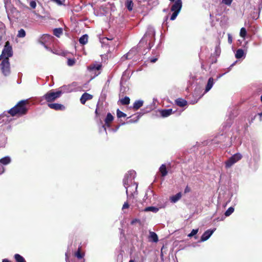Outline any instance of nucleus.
Listing matches in <instances>:
<instances>
[{"instance_id":"4d7b16f0","label":"nucleus","mask_w":262,"mask_h":262,"mask_svg":"<svg viewBox=\"0 0 262 262\" xmlns=\"http://www.w3.org/2000/svg\"><path fill=\"white\" fill-rule=\"evenodd\" d=\"M102 127L104 128V130L106 132V128L105 127V125H102Z\"/></svg>"},{"instance_id":"b1692460","label":"nucleus","mask_w":262,"mask_h":262,"mask_svg":"<svg viewBox=\"0 0 262 262\" xmlns=\"http://www.w3.org/2000/svg\"><path fill=\"white\" fill-rule=\"evenodd\" d=\"M88 35L87 34H84L80 37L79 39V41L80 43L82 45H85L88 42Z\"/></svg>"},{"instance_id":"09e8293b","label":"nucleus","mask_w":262,"mask_h":262,"mask_svg":"<svg viewBox=\"0 0 262 262\" xmlns=\"http://www.w3.org/2000/svg\"><path fill=\"white\" fill-rule=\"evenodd\" d=\"M139 119V116H137V119L135 121L131 119L130 120H129L127 123H134V122H136L137 121V120Z\"/></svg>"},{"instance_id":"f3484780","label":"nucleus","mask_w":262,"mask_h":262,"mask_svg":"<svg viewBox=\"0 0 262 262\" xmlns=\"http://www.w3.org/2000/svg\"><path fill=\"white\" fill-rule=\"evenodd\" d=\"M114 117L110 113H107L106 117L105 119V124L107 127H110V123L113 120Z\"/></svg>"},{"instance_id":"6e6552de","label":"nucleus","mask_w":262,"mask_h":262,"mask_svg":"<svg viewBox=\"0 0 262 262\" xmlns=\"http://www.w3.org/2000/svg\"><path fill=\"white\" fill-rule=\"evenodd\" d=\"M101 64H95L90 66L88 69L91 72L94 74L95 76L100 74L99 70L101 69Z\"/></svg>"},{"instance_id":"bf43d9fd","label":"nucleus","mask_w":262,"mask_h":262,"mask_svg":"<svg viewBox=\"0 0 262 262\" xmlns=\"http://www.w3.org/2000/svg\"><path fill=\"white\" fill-rule=\"evenodd\" d=\"M196 102H197V101H194V102H192V103L194 104V103H196Z\"/></svg>"},{"instance_id":"bb28decb","label":"nucleus","mask_w":262,"mask_h":262,"mask_svg":"<svg viewBox=\"0 0 262 262\" xmlns=\"http://www.w3.org/2000/svg\"><path fill=\"white\" fill-rule=\"evenodd\" d=\"M244 56V52L241 49H238L235 53V57L237 59L241 58Z\"/></svg>"},{"instance_id":"8fccbe9b","label":"nucleus","mask_w":262,"mask_h":262,"mask_svg":"<svg viewBox=\"0 0 262 262\" xmlns=\"http://www.w3.org/2000/svg\"><path fill=\"white\" fill-rule=\"evenodd\" d=\"M157 60V58H152L150 59V62L152 63H154V62H156Z\"/></svg>"},{"instance_id":"0eeeda50","label":"nucleus","mask_w":262,"mask_h":262,"mask_svg":"<svg viewBox=\"0 0 262 262\" xmlns=\"http://www.w3.org/2000/svg\"><path fill=\"white\" fill-rule=\"evenodd\" d=\"M155 35V29H154L153 27H152L151 26H149L147 28V31L145 33V34H144V37L142 38L141 40L140 41V43H141L142 42L144 41V40L146 37L151 38V37H154Z\"/></svg>"},{"instance_id":"ea45409f","label":"nucleus","mask_w":262,"mask_h":262,"mask_svg":"<svg viewBox=\"0 0 262 262\" xmlns=\"http://www.w3.org/2000/svg\"><path fill=\"white\" fill-rule=\"evenodd\" d=\"M199 231V229H193L191 232L188 234V236L189 237H192L194 235H195Z\"/></svg>"},{"instance_id":"72a5a7b5","label":"nucleus","mask_w":262,"mask_h":262,"mask_svg":"<svg viewBox=\"0 0 262 262\" xmlns=\"http://www.w3.org/2000/svg\"><path fill=\"white\" fill-rule=\"evenodd\" d=\"M239 34L241 37H242L243 38H245L246 35L247 34V31L245 28H242L241 29Z\"/></svg>"},{"instance_id":"7ed1b4c3","label":"nucleus","mask_w":262,"mask_h":262,"mask_svg":"<svg viewBox=\"0 0 262 262\" xmlns=\"http://www.w3.org/2000/svg\"><path fill=\"white\" fill-rule=\"evenodd\" d=\"M62 93L61 91L54 92L53 90H51L40 98V101L41 103L44 99L49 102L54 101L56 99L59 98Z\"/></svg>"},{"instance_id":"473e14b6","label":"nucleus","mask_w":262,"mask_h":262,"mask_svg":"<svg viewBox=\"0 0 262 262\" xmlns=\"http://www.w3.org/2000/svg\"><path fill=\"white\" fill-rule=\"evenodd\" d=\"M234 209L232 207H229L225 212V215L226 216H229L234 211Z\"/></svg>"},{"instance_id":"9d476101","label":"nucleus","mask_w":262,"mask_h":262,"mask_svg":"<svg viewBox=\"0 0 262 262\" xmlns=\"http://www.w3.org/2000/svg\"><path fill=\"white\" fill-rule=\"evenodd\" d=\"M182 7V2L181 0H177L172 5L171 8V11L173 12L178 11L180 12Z\"/></svg>"},{"instance_id":"5fc2aeb1","label":"nucleus","mask_w":262,"mask_h":262,"mask_svg":"<svg viewBox=\"0 0 262 262\" xmlns=\"http://www.w3.org/2000/svg\"><path fill=\"white\" fill-rule=\"evenodd\" d=\"M3 262H10L9 260H8L7 259H4L3 260Z\"/></svg>"},{"instance_id":"412c9836","label":"nucleus","mask_w":262,"mask_h":262,"mask_svg":"<svg viewBox=\"0 0 262 262\" xmlns=\"http://www.w3.org/2000/svg\"><path fill=\"white\" fill-rule=\"evenodd\" d=\"M149 239L150 241L154 242H157L158 241V237L157 235V234L152 231L149 232Z\"/></svg>"},{"instance_id":"37998d69","label":"nucleus","mask_w":262,"mask_h":262,"mask_svg":"<svg viewBox=\"0 0 262 262\" xmlns=\"http://www.w3.org/2000/svg\"><path fill=\"white\" fill-rule=\"evenodd\" d=\"M75 256L78 258H82V257H83V255L80 253V252L79 251V250H78L76 253H75Z\"/></svg>"},{"instance_id":"6e6d98bb","label":"nucleus","mask_w":262,"mask_h":262,"mask_svg":"<svg viewBox=\"0 0 262 262\" xmlns=\"http://www.w3.org/2000/svg\"><path fill=\"white\" fill-rule=\"evenodd\" d=\"M204 94H202L201 96H200L199 97V99H197V100H196V101H198V100H199V99L200 98H201L203 96V95Z\"/></svg>"},{"instance_id":"aec40b11","label":"nucleus","mask_w":262,"mask_h":262,"mask_svg":"<svg viewBox=\"0 0 262 262\" xmlns=\"http://www.w3.org/2000/svg\"><path fill=\"white\" fill-rule=\"evenodd\" d=\"M159 171L161 173V176L164 177L167 174V170L165 164H162L159 168Z\"/></svg>"},{"instance_id":"ddd939ff","label":"nucleus","mask_w":262,"mask_h":262,"mask_svg":"<svg viewBox=\"0 0 262 262\" xmlns=\"http://www.w3.org/2000/svg\"><path fill=\"white\" fill-rule=\"evenodd\" d=\"M214 83V82L213 78L212 77L209 78L208 80L207 83L206 85L205 90V92H204V94H205V93H207L208 92H209L212 88Z\"/></svg>"},{"instance_id":"58836bf2","label":"nucleus","mask_w":262,"mask_h":262,"mask_svg":"<svg viewBox=\"0 0 262 262\" xmlns=\"http://www.w3.org/2000/svg\"><path fill=\"white\" fill-rule=\"evenodd\" d=\"M259 9H260V8H259ZM259 12H260V10H259V12L258 13L257 12H253L251 14L252 18L254 19H257L259 17Z\"/></svg>"},{"instance_id":"5701e85b","label":"nucleus","mask_w":262,"mask_h":262,"mask_svg":"<svg viewBox=\"0 0 262 262\" xmlns=\"http://www.w3.org/2000/svg\"><path fill=\"white\" fill-rule=\"evenodd\" d=\"M51 36L49 35H48V34H44L42 36V37H41L40 38V42L42 44V45H43L44 46L47 48V47L45 45V43L43 42V41H45L47 40H49L51 38Z\"/></svg>"},{"instance_id":"79ce46f5","label":"nucleus","mask_w":262,"mask_h":262,"mask_svg":"<svg viewBox=\"0 0 262 262\" xmlns=\"http://www.w3.org/2000/svg\"><path fill=\"white\" fill-rule=\"evenodd\" d=\"M30 7L33 8L35 9L36 7V3L35 1H32L30 2Z\"/></svg>"},{"instance_id":"4be33fe9","label":"nucleus","mask_w":262,"mask_h":262,"mask_svg":"<svg viewBox=\"0 0 262 262\" xmlns=\"http://www.w3.org/2000/svg\"><path fill=\"white\" fill-rule=\"evenodd\" d=\"M143 104V101L141 100L136 101L133 104V108L135 110H138Z\"/></svg>"},{"instance_id":"2eb2a0df","label":"nucleus","mask_w":262,"mask_h":262,"mask_svg":"<svg viewBox=\"0 0 262 262\" xmlns=\"http://www.w3.org/2000/svg\"><path fill=\"white\" fill-rule=\"evenodd\" d=\"M172 110L171 108L160 111V114L163 117H167L172 114Z\"/></svg>"},{"instance_id":"39448f33","label":"nucleus","mask_w":262,"mask_h":262,"mask_svg":"<svg viewBox=\"0 0 262 262\" xmlns=\"http://www.w3.org/2000/svg\"><path fill=\"white\" fill-rule=\"evenodd\" d=\"M242 156L240 154H235L225 162L227 168L231 167L234 164L241 159Z\"/></svg>"},{"instance_id":"cd10ccee","label":"nucleus","mask_w":262,"mask_h":262,"mask_svg":"<svg viewBox=\"0 0 262 262\" xmlns=\"http://www.w3.org/2000/svg\"><path fill=\"white\" fill-rule=\"evenodd\" d=\"M54 35L57 37H59L62 34V29L60 28H56L53 31Z\"/></svg>"},{"instance_id":"a878e982","label":"nucleus","mask_w":262,"mask_h":262,"mask_svg":"<svg viewBox=\"0 0 262 262\" xmlns=\"http://www.w3.org/2000/svg\"><path fill=\"white\" fill-rule=\"evenodd\" d=\"M144 211L145 212L151 211L154 213H156L159 211V208L154 206H150L146 207L144 209Z\"/></svg>"},{"instance_id":"6ab92c4d","label":"nucleus","mask_w":262,"mask_h":262,"mask_svg":"<svg viewBox=\"0 0 262 262\" xmlns=\"http://www.w3.org/2000/svg\"><path fill=\"white\" fill-rule=\"evenodd\" d=\"M176 103L180 107H183L187 105V102L182 98H178L176 100Z\"/></svg>"},{"instance_id":"2f4dec72","label":"nucleus","mask_w":262,"mask_h":262,"mask_svg":"<svg viewBox=\"0 0 262 262\" xmlns=\"http://www.w3.org/2000/svg\"><path fill=\"white\" fill-rule=\"evenodd\" d=\"M26 36V32L23 29H20L18 32L17 36L19 38L25 37Z\"/></svg>"},{"instance_id":"864d4df0","label":"nucleus","mask_w":262,"mask_h":262,"mask_svg":"<svg viewBox=\"0 0 262 262\" xmlns=\"http://www.w3.org/2000/svg\"><path fill=\"white\" fill-rule=\"evenodd\" d=\"M258 115L259 116L260 120H261L262 113H258Z\"/></svg>"},{"instance_id":"20e7f679","label":"nucleus","mask_w":262,"mask_h":262,"mask_svg":"<svg viewBox=\"0 0 262 262\" xmlns=\"http://www.w3.org/2000/svg\"><path fill=\"white\" fill-rule=\"evenodd\" d=\"M12 55L13 52L12 47L10 45L9 42L7 41L2 51V53L0 56V58H9V57H11Z\"/></svg>"},{"instance_id":"f257e3e1","label":"nucleus","mask_w":262,"mask_h":262,"mask_svg":"<svg viewBox=\"0 0 262 262\" xmlns=\"http://www.w3.org/2000/svg\"><path fill=\"white\" fill-rule=\"evenodd\" d=\"M135 171H130L127 173L123 179V185L126 188V193L128 198L133 195V193L137 191V184L134 182L135 175Z\"/></svg>"},{"instance_id":"e2e57ef3","label":"nucleus","mask_w":262,"mask_h":262,"mask_svg":"<svg viewBox=\"0 0 262 262\" xmlns=\"http://www.w3.org/2000/svg\"><path fill=\"white\" fill-rule=\"evenodd\" d=\"M221 76H222V75H220L219 76V78H220Z\"/></svg>"},{"instance_id":"393cba45","label":"nucleus","mask_w":262,"mask_h":262,"mask_svg":"<svg viewBox=\"0 0 262 262\" xmlns=\"http://www.w3.org/2000/svg\"><path fill=\"white\" fill-rule=\"evenodd\" d=\"M125 6L129 11H132L133 8L134 4L132 0H126Z\"/></svg>"},{"instance_id":"423d86ee","label":"nucleus","mask_w":262,"mask_h":262,"mask_svg":"<svg viewBox=\"0 0 262 262\" xmlns=\"http://www.w3.org/2000/svg\"><path fill=\"white\" fill-rule=\"evenodd\" d=\"M1 69L5 76H8L10 74V67L9 58H4L1 63Z\"/></svg>"},{"instance_id":"a18cd8bd","label":"nucleus","mask_w":262,"mask_h":262,"mask_svg":"<svg viewBox=\"0 0 262 262\" xmlns=\"http://www.w3.org/2000/svg\"><path fill=\"white\" fill-rule=\"evenodd\" d=\"M228 41L230 44L232 42V37L230 34H228Z\"/></svg>"},{"instance_id":"c756f323","label":"nucleus","mask_w":262,"mask_h":262,"mask_svg":"<svg viewBox=\"0 0 262 262\" xmlns=\"http://www.w3.org/2000/svg\"><path fill=\"white\" fill-rule=\"evenodd\" d=\"M58 6H65L66 0H50Z\"/></svg>"},{"instance_id":"c85d7f7f","label":"nucleus","mask_w":262,"mask_h":262,"mask_svg":"<svg viewBox=\"0 0 262 262\" xmlns=\"http://www.w3.org/2000/svg\"><path fill=\"white\" fill-rule=\"evenodd\" d=\"M121 103L123 105H127L129 103L130 99L128 97H125L124 98L120 100Z\"/></svg>"},{"instance_id":"de8ad7c7","label":"nucleus","mask_w":262,"mask_h":262,"mask_svg":"<svg viewBox=\"0 0 262 262\" xmlns=\"http://www.w3.org/2000/svg\"><path fill=\"white\" fill-rule=\"evenodd\" d=\"M139 221H140L139 220L135 219H134L133 220H132L130 223L132 225H134L136 223L139 222Z\"/></svg>"},{"instance_id":"1a4fd4ad","label":"nucleus","mask_w":262,"mask_h":262,"mask_svg":"<svg viewBox=\"0 0 262 262\" xmlns=\"http://www.w3.org/2000/svg\"><path fill=\"white\" fill-rule=\"evenodd\" d=\"M216 229L214 228L212 230L209 229L206 231L202 235L201 237V242H205L212 235L213 232L215 231Z\"/></svg>"},{"instance_id":"c9c22d12","label":"nucleus","mask_w":262,"mask_h":262,"mask_svg":"<svg viewBox=\"0 0 262 262\" xmlns=\"http://www.w3.org/2000/svg\"><path fill=\"white\" fill-rule=\"evenodd\" d=\"M233 0H222L221 4L230 6Z\"/></svg>"},{"instance_id":"dca6fc26","label":"nucleus","mask_w":262,"mask_h":262,"mask_svg":"<svg viewBox=\"0 0 262 262\" xmlns=\"http://www.w3.org/2000/svg\"><path fill=\"white\" fill-rule=\"evenodd\" d=\"M11 162V159L9 156H6L0 159V164L2 165H7Z\"/></svg>"},{"instance_id":"3c124183","label":"nucleus","mask_w":262,"mask_h":262,"mask_svg":"<svg viewBox=\"0 0 262 262\" xmlns=\"http://www.w3.org/2000/svg\"><path fill=\"white\" fill-rule=\"evenodd\" d=\"M190 188H189L188 186H187V187L185 188V190H184V192H185V193L188 192H189V191H190Z\"/></svg>"},{"instance_id":"f8f14e48","label":"nucleus","mask_w":262,"mask_h":262,"mask_svg":"<svg viewBox=\"0 0 262 262\" xmlns=\"http://www.w3.org/2000/svg\"><path fill=\"white\" fill-rule=\"evenodd\" d=\"M93 98V96L89 93H84L82 94L80 98V102L84 104L86 101L91 100Z\"/></svg>"},{"instance_id":"7c9ffc66","label":"nucleus","mask_w":262,"mask_h":262,"mask_svg":"<svg viewBox=\"0 0 262 262\" xmlns=\"http://www.w3.org/2000/svg\"><path fill=\"white\" fill-rule=\"evenodd\" d=\"M14 257L17 262H26L23 257L18 254H15Z\"/></svg>"},{"instance_id":"f704fd0d","label":"nucleus","mask_w":262,"mask_h":262,"mask_svg":"<svg viewBox=\"0 0 262 262\" xmlns=\"http://www.w3.org/2000/svg\"><path fill=\"white\" fill-rule=\"evenodd\" d=\"M117 116L120 118L121 117H125L126 116V114L120 111L119 109L117 110Z\"/></svg>"},{"instance_id":"603ef678","label":"nucleus","mask_w":262,"mask_h":262,"mask_svg":"<svg viewBox=\"0 0 262 262\" xmlns=\"http://www.w3.org/2000/svg\"><path fill=\"white\" fill-rule=\"evenodd\" d=\"M66 262H70L69 259V257L68 256L67 253H66Z\"/></svg>"},{"instance_id":"49530a36","label":"nucleus","mask_w":262,"mask_h":262,"mask_svg":"<svg viewBox=\"0 0 262 262\" xmlns=\"http://www.w3.org/2000/svg\"><path fill=\"white\" fill-rule=\"evenodd\" d=\"M5 169L4 167L0 164V174L4 172Z\"/></svg>"},{"instance_id":"4c0bfd02","label":"nucleus","mask_w":262,"mask_h":262,"mask_svg":"<svg viewBox=\"0 0 262 262\" xmlns=\"http://www.w3.org/2000/svg\"><path fill=\"white\" fill-rule=\"evenodd\" d=\"M112 40V38H108L107 37H104V38H102L101 39V41H102V44H105L106 45H110V44L108 43V41H110V40Z\"/></svg>"},{"instance_id":"4468645a","label":"nucleus","mask_w":262,"mask_h":262,"mask_svg":"<svg viewBox=\"0 0 262 262\" xmlns=\"http://www.w3.org/2000/svg\"><path fill=\"white\" fill-rule=\"evenodd\" d=\"M11 120V118L5 112L0 115V123H7Z\"/></svg>"},{"instance_id":"680f3d73","label":"nucleus","mask_w":262,"mask_h":262,"mask_svg":"<svg viewBox=\"0 0 262 262\" xmlns=\"http://www.w3.org/2000/svg\"><path fill=\"white\" fill-rule=\"evenodd\" d=\"M130 54V52H128L127 56H128Z\"/></svg>"},{"instance_id":"f03ea898","label":"nucleus","mask_w":262,"mask_h":262,"mask_svg":"<svg viewBox=\"0 0 262 262\" xmlns=\"http://www.w3.org/2000/svg\"><path fill=\"white\" fill-rule=\"evenodd\" d=\"M27 100H21L17 103L13 107L11 108L7 113L10 114L11 116H15L16 115L23 116L25 115L28 111V108L26 107V103Z\"/></svg>"},{"instance_id":"e433bc0d","label":"nucleus","mask_w":262,"mask_h":262,"mask_svg":"<svg viewBox=\"0 0 262 262\" xmlns=\"http://www.w3.org/2000/svg\"><path fill=\"white\" fill-rule=\"evenodd\" d=\"M75 63V59L74 58L68 59L67 64L69 66H73Z\"/></svg>"},{"instance_id":"a19ab883","label":"nucleus","mask_w":262,"mask_h":262,"mask_svg":"<svg viewBox=\"0 0 262 262\" xmlns=\"http://www.w3.org/2000/svg\"><path fill=\"white\" fill-rule=\"evenodd\" d=\"M179 13L178 12V11L173 12L170 17V20H174L176 18V17L178 16V15L179 14Z\"/></svg>"},{"instance_id":"c03bdc74","label":"nucleus","mask_w":262,"mask_h":262,"mask_svg":"<svg viewBox=\"0 0 262 262\" xmlns=\"http://www.w3.org/2000/svg\"><path fill=\"white\" fill-rule=\"evenodd\" d=\"M129 207L128 203L126 202H125L122 206V210H124L125 209H127Z\"/></svg>"},{"instance_id":"052dcab7","label":"nucleus","mask_w":262,"mask_h":262,"mask_svg":"<svg viewBox=\"0 0 262 262\" xmlns=\"http://www.w3.org/2000/svg\"><path fill=\"white\" fill-rule=\"evenodd\" d=\"M129 262H134L133 260H130Z\"/></svg>"},{"instance_id":"a211bd4d","label":"nucleus","mask_w":262,"mask_h":262,"mask_svg":"<svg viewBox=\"0 0 262 262\" xmlns=\"http://www.w3.org/2000/svg\"><path fill=\"white\" fill-rule=\"evenodd\" d=\"M182 197V194L181 192H179L177 193L176 195H174L170 197V200L171 202L175 203L177 201H178Z\"/></svg>"},{"instance_id":"13d9d810","label":"nucleus","mask_w":262,"mask_h":262,"mask_svg":"<svg viewBox=\"0 0 262 262\" xmlns=\"http://www.w3.org/2000/svg\"><path fill=\"white\" fill-rule=\"evenodd\" d=\"M95 113H96V114H97V113H98V110H97V108H96V111H95Z\"/></svg>"},{"instance_id":"9b49d317","label":"nucleus","mask_w":262,"mask_h":262,"mask_svg":"<svg viewBox=\"0 0 262 262\" xmlns=\"http://www.w3.org/2000/svg\"><path fill=\"white\" fill-rule=\"evenodd\" d=\"M48 106L52 109L58 111V110H64L65 106L59 103H49Z\"/></svg>"}]
</instances>
